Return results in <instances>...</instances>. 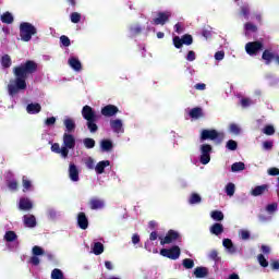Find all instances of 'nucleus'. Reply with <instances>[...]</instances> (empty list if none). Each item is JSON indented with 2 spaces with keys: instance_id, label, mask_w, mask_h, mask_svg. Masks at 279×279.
Masks as SVG:
<instances>
[{
  "instance_id": "4468645a",
  "label": "nucleus",
  "mask_w": 279,
  "mask_h": 279,
  "mask_svg": "<svg viewBox=\"0 0 279 279\" xmlns=\"http://www.w3.org/2000/svg\"><path fill=\"white\" fill-rule=\"evenodd\" d=\"M69 178L72 182H80V170L75 163L69 166Z\"/></svg>"
},
{
  "instance_id": "dca6fc26",
  "label": "nucleus",
  "mask_w": 279,
  "mask_h": 279,
  "mask_svg": "<svg viewBox=\"0 0 279 279\" xmlns=\"http://www.w3.org/2000/svg\"><path fill=\"white\" fill-rule=\"evenodd\" d=\"M51 151L54 154H61L62 158H68L69 157V149L66 147H61L59 143H54L51 145Z\"/></svg>"
},
{
  "instance_id": "2eb2a0df",
  "label": "nucleus",
  "mask_w": 279,
  "mask_h": 279,
  "mask_svg": "<svg viewBox=\"0 0 279 279\" xmlns=\"http://www.w3.org/2000/svg\"><path fill=\"white\" fill-rule=\"evenodd\" d=\"M77 226L78 228H81V230L88 229V217H86V214L84 211H81L77 215Z\"/></svg>"
},
{
  "instance_id": "864d4df0",
  "label": "nucleus",
  "mask_w": 279,
  "mask_h": 279,
  "mask_svg": "<svg viewBox=\"0 0 279 279\" xmlns=\"http://www.w3.org/2000/svg\"><path fill=\"white\" fill-rule=\"evenodd\" d=\"M240 14H241V16H244V19H246V21H247L250 19V7H247V5L241 7Z\"/></svg>"
},
{
  "instance_id": "412c9836",
  "label": "nucleus",
  "mask_w": 279,
  "mask_h": 279,
  "mask_svg": "<svg viewBox=\"0 0 279 279\" xmlns=\"http://www.w3.org/2000/svg\"><path fill=\"white\" fill-rule=\"evenodd\" d=\"M40 110H43V107L38 102L28 104L26 107V112H28V114H38Z\"/></svg>"
},
{
  "instance_id": "4d7b16f0",
  "label": "nucleus",
  "mask_w": 279,
  "mask_h": 279,
  "mask_svg": "<svg viewBox=\"0 0 279 279\" xmlns=\"http://www.w3.org/2000/svg\"><path fill=\"white\" fill-rule=\"evenodd\" d=\"M266 210L267 213H276V210H278V203H272V204H268L266 206Z\"/></svg>"
},
{
  "instance_id": "473e14b6",
  "label": "nucleus",
  "mask_w": 279,
  "mask_h": 279,
  "mask_svg": "<svg viewBox=\"0 0 279 279\" xmlns=\"http://www.w3.org/2000/svg\"><path fill=\"white\" fill-rule=\"evenodd\" d=\"M1 64L3 69H10L12 66V58L9 54H4L1 57Z\"/></svg>"
},
{
  "instance_id": "6ab92c4d",
  "label": "nucleus",
  "mask_w": 279,
  "mask_h": 279,
  "mask_svg": "<svg viewBox=\"0 0 279 279\" xmlns=\"http://www.w3.org/2000/svg\"><path fill=\"white\" fill-rule=\"evenodd\" d=\"M20 210H32L34 208V204L29 198H21L19 203Z\"/></svg>"
},
{
  "instance_id": "bb28decb",
  "label": "nucleus",
  "mask_w": 279,
  "mask_h": 279,
  "mask_svg": "<svg viewBox=\"0 0 279 279\" xmlns=\"http://www.w3.org/2000/svg\"><path fill=\"white\" fill-rule=\"evenodd\" d=\"M110 126L113 130V132L119 134V132H121V130L123 129V122L121 120H119V119L111 120L110 121Z\"/></svg>"
},
{
  "instance_id": "393cba45",
  "label": "nucleus",
  "mask_w": 279,
  "mask_h": 279,
  "mask_svg": "<svg viewBox=\"0 0 279 279\" xmlns=\"http://www.w3.org/2000/svg\"><path fill=\"white\" fill-rule=\"evenodd\" d=\"M223 247L228 250L230 254H234L236 252V247L234 246V243H232V240L230 239H223L222 241Z\"/></svg>"
},
{
  "instance_id": "603ef678",
  "label": "nucleus",
  "mask_w": 279,
  "mask_h": 279,
  "mask_svg": "<svg viewBox=\"0 0 279 279\" xmlns=\"http://www.w3.org/2000/svg\"><path fill=\"white\" fill-rule=\"evenodd\" d=\"M229 130L231 132V134H235L238 136V134H241V128L238 126L236 123H231L229 126Z\"/></svg>"
},
{
  "instance_id": "1a4fd4ad",
  "label": "nucleus",
  "mask_w": 279,
  "mask_h": 279,
  "mask_svg": "<svg viewBox=\"0 0 279 279\" xmlns=\"http://www.w3.org/2000/svg\"><path fill=\"white\" fill-rule=\"evenodd\" d=\"M82 117L85 119V121H93L95 119H98L97 112L93 110V107L86 105L82 109Z\"/></svg>"
},
{
  "instance_id": "5701e85b",
  "label": "nucleus",
  "mask_w": 279,
  "mask_h": 279,
  "mask_svg": "<svg viewBox=\"0 0 279 279\" xmlns=\"http://www.w3.org/2000/svg\"><path fill=\"white\" fill-rule=\"evenodd\" d=\"M68 62L74 71H82V62H80V59L72 57Z\"/></svg>"
},
{
  "instance_id": "c9c22d12",
  "label": "nucleus",
  "mask_w": 279,
  "mask_h": 279,
  "mask_svg": "<svg viewBox=\"0 0 279 279\" xmlns=\"http://www.w3.org/2000/svg\"><path fill=\"white\" fill-rule=\"evenodd\" d=\"M17 239L16 232L14 231H7L4 234V240L7 243H12L14 240Z\"/></svg>"
},
{
  "instance_id": "39448f33",
  "label": "nucleus",
  "mask_w": 279,
  "mask_h": 279,
  "mask_svg": "<svg viewBox=\"0 0 279 279\" xmlns=\"http://www.w3.org/2000/svg\"><path fill=\"white\" fill-rule=\"evenodd\" d=\"M265 45L263 41H248L245 45V51L248 56H257L259 51H263Z\"/></svg>"
},
{
  "instance_id": "f257e3e1",
  "label": "nucleus",
  "mask_w": 279,
  "mask_h": 279,
  "mask_svg": "<svg viewBox=\"0 0 279 279\" xmlns=\"http://www.w3.org/2000/svg\"><path fill=\"white\" fill-rule=\"evenodd\" d=\"M37 71L38 63L33 60H27L25 63L13 68L15 78L7 86L9 96L15 97V95H19L20 90H25L27 88V76L33 75V73Z\"/></svg>"
},
{
  "instance_id": "9d476101",
  "label": "nucleus",
  "mask_w": 279,
  "mask_h": 279,
  "mask_svg": "<svg viewBox=\"0 0 279 279\" xmlns=\"http://www.w3.org/2000/svg\"><path fill=\"white\" fill-rule=\"evenodd\" d=\"M169 19H171V13L169 12H159L157 17L153 20L154 25H165L169 23Z\"/></svg>"
},
{
  "instance_id": "052dcab7",
  "label": "nucleus",
  "mask_w": 279,
  "mask_h": 279,
  "mask_svg": "<svg viewBox=\"0 0 279 279\" xmlns=\"http://www.w3.org/2000/svg\"><path fill=\"white\" fill-rule=\"evenodd\" d=\"M240 238L242 239V241H247L250 239V231L241 230L240 231Z\"/></svg>"
},
{
  "instance_id": "9b49d317",
  "label": "nucleus",
  "mask_w": 279,
  "mask_h": 279,
  "mask_svg": "<svg viewBox=\"0 0 279 279\" xmlns=\"http://www.w3.org/2000/svg\"><path fill=\"white\" fill-rule=\"evenodd\" d=\"M88 206L90 210H101V208L106 206V203L99 197H92L88 202Z\"/></svg>"
},
{
  "instance_id": "a19ab883",
  "label": "nucleus",
  "mask_w": 279,
  "mask_h": 279,
  "mask_svg": "<svg viewBox=\"0 0 279 279\" xmlns=\"http://www.w3.org/2000/svg\"><path fill=\"white\" fill-rule=\"evenodd\" d=\"M227 149L230 151H236L239 144L234 140H229L226 145Z\"/></svg>"
},
{
  "instance_id": "f704fd0d",
  "label": "nucleus",
  "mask_w": 279,
  "mask_h": 279,
  "mask_svg": "<svg viewBox=\"0 0 279 279\" xmlns=\"http://www.w3.org/2000/svg\"><path fill=\"white\" fill-rule=\"evenodd\" d=\"M210 217L214 219V221H223V211L214 210L211 211Z\"/></svg>"
},
{
  "instance_id": "2f4dec72",
  "label": "nucleus",
  "mask_w": 279,
  "mask_h": 279,
  "mask_svg": "<svg viewBox=\"0 0 279 279\" xmlns=\"http://www.w3.org/2000/svg\"><path fill=\"white\" fill-rule=\"evenodd\" d=\"M97 120L98 119L87 120V129L89 130V132H92V134H95V132L99 130V126H97Z\"/></svg>"
},
{
  "instance_id": "6e6d98bb",
  "label": "nucleus",
  "mask_w": 279,
  "mask_h": 279,
  "mask_svg": "<svg viewBox=\"0 0 279 279\" xmlns=\"http://www.w3.org/2000/svg\"><path fill=\"white\" fill-rule=\"evenodd\" d=\"M244 27H245V31H246V32H253V33L258 32V27H257L256 25H254L253 23H250V22H247V23L244 25Z\"/></svg>"
},
{
  "instance_id": "4c0bfd02",
  "label": "nucleus",
  "mask_w": 279,
  "mask_h": 279,
  "mask_svg": "<svg viewBox=\"0 0 279 279\" xmlns=\"http://www.w3.org/2000/svg\"><path fill=\"white\" fill-rule=\"evenodd\" d=\"M202 203V196L197 193H192L189 199V204H201Z\"/></svg>"
},
{
  "instance_id": "79ce46f5",
  "label": "nucleus",
  "mask_w": 279,
  "mask_h": 279,
  "mask_svg": "<svg viewBox=\"0 0 279 279\" xmlns=\"http://www.w3.org/2000/svg\"><path fill=\"white\" fill-rule=\"evenodd\" d=\"M234 191H236L234 183H228L226 185V193L229 197H232L234 195Z\"/></svg>"
},
{
  "instance_id": "c756f323",
  "label": "nucleus",
  "mask_w": 279,
  "mask_h": 279,
  "mask_svg": "<svg viewBox=\"0 0 279 279\" xmlns=\"http://www.w3.org/2000/svg\"><path fill=\"white\" fill-rule=\"evenodd\" d=\"M0 19L7 25H12V23H14V16L10 12L3 13Z\"/></svg>"
},
{
  "instance_id": "3c124183",
  "label": "nucleus",
  "mask_w": 279,
  "mask_h": 279,
  "mask_svg": "<svg viewBox=\"0 0 279 279\" xmlns=\"http://www.w3.org/2000/svg\"><path fill=\"white\" fill-rule=\"evenodd\" d=\"M209 258L211 260H215L216 263H219L221 260V257H219V252H217V250L210 251Z\"/></svg>"
},
{
  "instance_id": "7ed1b4c3",
  "label": "nucleus",
  "mask_w": 279,
  "mask_h": 279,
  "mask_svg": "<svg viewBox=\"0 0 279 279\" xmlns=\"http://www.w3.org/2000/svg\"><path fill=\"white\" fill-rule=\"evenodd\" d=\"M223 138H226V134L218 132L215 129H204L201 132V141H216L218 145H221V143H223Z\"/></svg>"
},
{
  "instance_id": "20e7f679",
  "label": "nucleus",
  "mask_w": 279,
  "mask_h": 279,
  "mask_svg": "<svg viewBox=\"0 0 279 279\" xmlns=\"http://www.w3.org/2000/svg\"><path fill=\"white\" fill-rule=\"evenodd\" d=\"M180 254H182V251L178 245H174L170 248L160 250V255L163 256L165 258H170V260H178V258H180Z\"/></svg>"
},
{
  "instance_id": "8fccbe9b",
  "label": "nucleus",
  "mask_w": 279,
  "mask_h": 279,
  "mask_svg": "<svg viewBox=\"0 0 279 279\" xmlns=\"http://www.w3.org/2000/svg\"><path fill=\"white\" fill-rule=\"evenodd\" d=\"M257 260H258L260 267H269V262H267V258H265V255L259 254L257 256Z\"/></svg>"
},
{
  "instance_id": "13d9d810",
  "label": "nucleus",
  "mask_w": 279,
  "mask_h": 279,
  "mask_svg": "<svg viewBox=\"0 0 279 279\" xmlns=\"http://www.w3.org/2000/svg\"><path fill=\"white\" fill-rule=\"evenodd\" d=\"M240 104H241L242 108H250V106H252V99L242 98Z\"/></svg>"
},
{
  "instance_id": "0eeeda50",
  "label": "nucleus",
  "mask_w": 279,
  "mask_h": 279,
  "mask_svg": "<svg viewBox=\"0 0 279 279\" xmlns=\"http://www.w3.org/2000/svg\"><path fill=\"white\" fill-rule=\"evenodd\" d=\"M262 60L265 61V64L269 65L271 64V62H276V64L279 65V54L276 52H272L269 49L264 50L263 54H262Z\"/></svg>"
},
{
  "instance_id": "e433bc0d",
  "label": "nucleus",
  "mask_w": 279,
  "mask_h": 279,
  "mask_svg": "<svg viewBox=\"0 0 279 279\" xmlns=\"http://www.w3.org/2000/svg\"><path fill=\"white\" fill-rule=\"evenodd\" d=\"M83 145L86 147V149H93L96 145V142L90 137H86L83 140Z\"/></svg>"
},
{
  "instance_id": "4be33fe9",
  "label": "nucleus",
  "mask_w": 279,
  "mask_h": 279,
  "mask_svg": "<svg viewBox=\"0 0 279 279\" xmlns=\"http://www.w3.org/2000/svg\"><path fill=\"white\" fill-rule=\"evenodd\" d=\"M106 167H110V160H102L99 161L96 167H95V171L98 175H101V173H105L106 171Z\"/></svg>"
},
{
  "instance_id": "ddd939ff",
  "label": "nucleus",
  "mask_w": 279,
  "mask_h": 279,
  "mask_svg": "<svg viewBox=\"0 0 279 279\" xmlns=\"http://www.w3.org/2000/svg\"><path fill=\"white\" fill-rule=\"evenodd\" d=\"M119 112V107L114 105H107L101 109L102 117H114Z\"/></svg>"
},
{
  "instance_id": "aec40b11",
  "label": "nucleus",
  "mask_w": 279,
  "mask_h": 279,
  "mask_svg": "<svg viewBox=\"0 0 279 279\" xmlns=\"http://www.w3.org/2000/svg\"><path fill=\"white\" fill-rule=\"evenodd\" d=\"M63 125L65 128V132H68V134H71L73 132H75V120L71 119V118H66L64 121H63Z\"/></svg>"
},
{
  "instance_id": "69168bd1",
  "label": "nucleus",
  "mask_w": 279,
  "mask_h": 279,
  "mask_svg": "<svg viewBox=\"0 0 279 279\" xmlns=\"http://www.w3.org/2000/svg\"><path fill=\"white\" fill-rule=\"evenodd\" d=\"M174 32H175L177 34H183L184 27H182V24L177 23V24L174 25Z\"/></svg>"
},
{
  "instance_id": "f03ea898",
  "label": "nucleus",
  "mask_w": 279,
  "mask_h": 279,
  "mask_svg": "<svg viewBox=\"0 0 279 279\" xmlns=\"http://www.w3.org/2000/svg\"><path fill=\"white\" fill-rule=\"evenodd\" d=\"M36 34H38V29L32 23L22 22L20 24V37L23 43H29L32 36H36Z\"/></svg>"
},
{
  "instance_id": "e2e57ef3",
  "label": "nucleus",
  "mask_w": 279,
  "mask_h": 279,
  "mask_svg": "<svg viewBox=\"0 0 279 279\" xmlns=\"http://www.w3.org/2000/svg\"><path fill=\"white\" fill-rule=\"evenodd\" d=\"M87 169H95V159H93L92 157H89L86 162H85Z\"/></svg>"
},
{
  "instance_id": "a18cd8bd",
  "label": "nucleus",
  "mask_w": 279,
  "mask_h": 279,
  "mask_svg": "<svg viewBox=\"0 0 279 279\" xmlns=\"http://www.w3.org/2000/svg\"><path fill=\"white\" fill-rule=\"evenodd\" d=\"M71 19V23L77 24L82 21V14H80L78 12H73L70 15Z\"/></svg>"
},
{
  "instance_id": "bf43d9fd",
  "label": "nucleus",
  "mask_w": 279,
  "mask_h": 279,
  "mask_svg": "<svg viewBox=\"0 0 279 279\" xmlns=\"http://www.w3.org/2000/svg\"><path fill=\"white\" fill-rule=\"evenodd\" d=\"M29 263H31V265L38 267V265H40V258H38L37 255H33L29 259Z\"/></svg>"
},
{
  "instance_id": "423d86ee",
  "label": "nucleus",
  "mask_w": 279,
  "mask_h": 279,
  "mask_svg": "<svg viewBox=\"0 0 279 279\" xmlns=\"http://www.w3.org/2000/svg\"><path fill=\"white\" fill-rule=\"evenodd\" d=\"M213 151V146L210 144L201 145V165H208L210 162V154Z\"/></svg>"
},
{
  "instance_id": "cd10ccee",
  "label": "nucleus",
  "mask_w": 279,
  "mask_h": 279,
  "mask_svg": "<svg viewBox=\"0 0 279 279\" xmlns=\"http://www.w3.org/2000/svg\"><path fill=\"white\" fill-rule=\"evenodd\" d=\"M190 117L191 119H201V117H204V112L202 111V108L196 107L191 109Z\"/></svg>"
},
{
  "instance_id": "49530a36",
  "label": "nucleus",
  "mask_w": 279,
  "mask_h": 279,
  "mask_svg": "<svg viewBox=\"0 0 279 279\" xmlns=\"http://www.w3.org/2000/svg\"><path fill=\"white\" fill-rule=\"evenodd\" d=\"M172 43H173L175 49H182V47L184 45L183 41H182V38H180V36H174L172 38Z\"/></svg>"
},
{
  "instance_id": "a211bd4d",
  "label": "nucleus",
  "mask_w": 279,
  "mask_h": 279,
  "mask_svg": "<svg viewBox=\"0 0 279 279\" xmlns=\"http://www.w3.org/2000/svg\"><path fill=\"white\" fill-rule=\"evenodd\" d=\"M24 226L26 228H36V216L34 215H24L23 216Z\"/></svg>"
},
{
  "instance_id": "6e6552de",
  "label": "nucleus",
  "mask_w": 279,
  "mask_h": 279,
  "mask_svg": "<svg viewBox=\"0 0 279 279\" xmlns=\"http://www.w3.org/2000/svg\"><path fill=\"white\" fill-rule=\"evenodd\" d=\"M178 239H180V233L175 230L170 229L166 236L163 239H161L160 241V245H169L171 243H173L174 241H178Z\"/></svg>"
},
{
  "instance_id": "c85d7f7f",
  "label": "nucleus",
  "mask_w": 279,
  "mask_h": 279,
  "mask_svg": "<svg viewBox=\"0 0 279 279\" xmlns=\"http://www.w3.org/2000/svg\"><path fill=\"white\" fill-rule=\"evenodd\" d=\"M231 171L232 173H238L239 171H245V163L243 161L232 163Z\"/></svg>"
},
{
  "instance_id": "b1692460",
  "label": "nucleus",
  "mask_w": 279,
  "mask_h": 279,
  "mask_svg": "<svg viewBox=\"0 0 279 279\" xmlns=\"http://www.w3.org/2000/svg\"><path fill=\"white\" fill-rule=\"evenodd\" d=\"M210 233L219 236V234H223V225L216 222L210 227Z\"/></svg>"
},
{
  "instance_id": "7c9ffc66",
  "label": "nucleus",
  "mask_w": 279,
  "mask_h": 279,
  "mask_svg": "<svg viewBox=\"0 0 279 279\" xmlns=\"http://www.w3.org/2000/svg\"><path fill=\"white\" fill-rule=\"evenodd\" d=\"M100 147L104 151H112V148L114 147L112 145V141L110 140H102L100 143Z\"/></svg>"
},
{
  "instance_id": "37998d69",
  "label": "nucleus",
  "mask_w": 279,
  "mask_h": 279,
  "mask_svg": "<svg viewBox=\"0 0 279 279\" xmlns=\"http://www.w3.org/2000/svg\"><path fill=\"white\" fill-rule=\"evenodd\" d=\"M182 265L184 269H193V267H195V262L191 258H185L183 259Z\"/></svg>"
},
{
  "instance_id": "a878e982",
  "label": "nucleus",
  "mask_w": 279,
  "mask_h": 279,
  "mask_svg": "<svg viewBox=\"0 0 279 279\" xmlns=\"http://www.w3.org/2000/svg\"><path fill=\"white\" fill-rule=\"evenodd\" d=\"M194 276L195 278H206L208 276V268L206 267H196L194 269Z\"/></svg>"
},
{
  "instance_id": "f3484780",
  "label": "nucleus",
  "mask_w": 279,
  "mask_h": 279,
  "mask_svg": "<svg viewBox=\"0 0 279 279\" xmlns=\"http://www.w3.org/2000/svg\"><path fill=\"white\" fill-rule=\"evenodd\" d=\"M269 191V185L263 184V185H257L255 189L252 190L251 194L253 197H258L260 195H264V193H267Z\"/></svg>"
},
{
  "instance_id": "0e129e2a",
  "label": "nucleus",
  "mask_w": 279,
  "mask_h": 279,
  "mask_svg": "<svg viewBox=\"0 0 279 279\" xmlns=\"http://www.w3.org/2000/svg\"><path fill=\"white\" fill-rule=\"evenodd\" d=\"M8 187L10 189V191H17L19 189V182L16 181H10L8 184Z\"/></svg>"
},
{
  "instance_id": "680f3d73",
  "label": "nucleus",
  "mask_w": 279,
  "mask_h": 279,
  "mask_svg": "<svg viewBox=\"0 0 279 279\" xmlns=\"http://www.w3.org/2000/svg\"><path fill=\"white\" fill-rule=\"evenodd\" d=\"M196 58H197V57H196V54H195V51L190 50V51L187 52V56H186L187 62H194V60H195Z\"/></svg>"
},
{
  "instance_id": "72a5a7b5",
  "label": "nucleus",
  "mask_w": 279,
  "mask_h": 279,
  "mask_svg": "<svg viewBox=\"0 0 279 279\" xmlns=\"http://www.w3.org/2000/svg\"><path fill=\"white\" fill-rule=\"evenodd\" d=\"M93 252H94L95 256H99V255L104 254V245L101 244V242L94 243Z\"/></svg>"
},
{
  "instance_id": "338daca9",
  "label": "nucleus",
  "mask_w": 279,
  "mask_h": 279,
  "mask_svg": "<svg viewBox=\"0 0 279 279\" xmlns=\"http://www.w3.org/2000/svg\"><path fill=\"white\" fill-rule=\"evenodd\" d=\"M268 175H279V169L274 167L268 169Z\"/></svg>"
},
{
  "instance_id": "f8f14e48",
  "label": "nucleus",
  "mask_w": 279,
  "mask_h": 279,
  "mask_svg": "<svg viewBox=\"0 0 279 279\" xmlns=\"http://www.w3.org/2000/svg\"><path fill=\"white\" fill-rule=\"evenodd\" d=\"M63 145V147H66L68 151L69 149H75V136H73L71 133H64Z\"/></svg>"
},
{
  "instance_id": "c03bdc74",
  "label": "nucleus",
  "mask_w": 279,
  "mask_h": 279,
  "mask_svg": "<svg viewBox=\"0 0 279 279\" xmlns=\"http://www.w3.org/2000/svg\"><path fill=\"white\" fill-rule=\"evenodd\" d=\"M181 40L183 43V45H186L187 47L191 46V44L193 43V35L191 34H185L181 37Z\"/></svg>"
},
{
  "instance_id": "774afa93",
  "label": "nucleus",
  "mask_w": 279,
  "mask_h": 279,
  "mask_svg": "<svg viewBox=\"0 0 279 279\" xmlns=\"http://www.w3.org/2000/svg\"><path fill=\"white\" fill-rule=\"evenodd\" d=\"M46 125H56V117L47 118L45 121Z\"/></svg>"
},
{
  "instance_id": "5fc2aeb1",
  "label": "nucleus",
  "mask_w": 279,
  "mask_h": 279,
  "mask_svg": "<svg viewBox=\"0 0 279 279\" xmlns=\"http://www.w3.org/2000/svg\"><path fill=\"white\" fill-rule=\"evenodd\" d=\"M60 43L63 47H71V39L66 35L60 37Z\"/></svg>"
},
{
  "instance_id": "58836bf2",
  "label": "nucleus",
  "mask_w": 279,
  "mask_h": 279,
  "mask_svg": "<svg viewBox=\"0 0 279 279\" xmlns=\"http://www.w3.org/2000/svg\"><path fill=\"white\" fill-rule=\"evenodd\" d=\"M22 185H23V192L25 193L26 191H32V181L27 179V177L22 178Z\"/></svg>"
},
{
  "instance_id": "09e8293b",
  "label": "nucleus",
  "mask_w": 279,
  "mask_h": 279,
  "mask_svg": "<svg viewBox=\"0 0 279 279\" xmlns=\"http://www.w3.org/2000/svg\"><path fill=\"white\" fill-rule=\"evenodd\" d=\"M264 134H266V136H274V134H276V129L274 125H266L264 128Z\"/></svg>"
},
{
  "instance_id": "de8ad7c7",
  "label": "nucleus",
  "mask_w": 279,
  "mask_h": 279,
  "mask_svg": "<svg viewBox=\"0 0 279 279\" xmlns=\"http://www.w3.org/2000/svg\"><path fill=\"white\" fill-rule=\"evenodd\" d=\"M33 256H44L45 250L38 245H35L32 250Z\"/></svg>"
},
{
  "instance_id": "ea45409f",
  "label": "nucleus",
  "mask_w": 279,
  "mask_h": 279,
  "mask_svg": "<svg viewBox=\"0 0 279 279\" xmlns=\"http://www.w3.org/2000/svg\"><path fill=\"white\" fill-rule=\"evenodd\" d=\"M51 279H64V272H62L59 268H54L51 271Z\"/></svg>"
}]
</instances>
